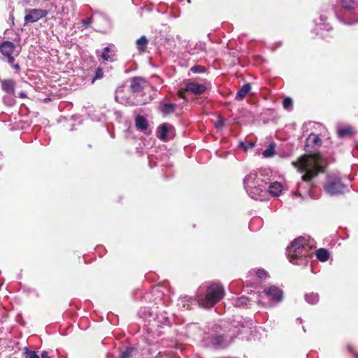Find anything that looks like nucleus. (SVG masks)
Instances as JSON below:
<instances>
[{"label": "nucleus", "mask_w": 358, "mask_h": 358, "mask_svg": "<svg viewBox=\"0 0 358 358\" xmlns=\"http://www.w3.org/2000/svg\"><path fill=\"white\" fill-rule=\"evenodd\" d=\"M103 71H102L101 69H98L96 71V74H95L94 78H93V80H92V83H93L96 79H101V78L103 77Z\"/></svg>", "instance_id": "nucleus-40"}, {"label": "nucleus", "mask_w": 358, "mask_h": 358, "mask_svg": "<svg viewBox=\"0 0 358 358\" xmlns=\"http://www.w3.org/2000/svg\"><path fill=\"white\" fill-rule=\"evenodd\" d=\"M24 354L26 355V358H39V356L35 351L29 350L27 348H24Z\"/></svg>", "instance_id": "nucleus-36"}, {"label": "nucleus", "mask_w": 358, "mask_h": 358, "mask_svg": "<svg viewBox=\"0 0 358 358\" xmlns=\"http://www.w3.org/2000/svg\"><path fill=\"white\" fill-rule=\"evenodd\" d=\"M178 96L181 99H185V92L183 90H179L178 92Z\"/></svg>", "instance_id": "nucleus-42"}, {"label": "nucleus", "mask_w": 358, "mask_h": 358, "mask_svg": "<svg viewBox=\"0 0 358 358\" xmlns=\"http://www.w3.org/2000/svg\"><path fill=\"white\" fill-rule=\"evenodd\" d=\"M275 145L274 143H271L268 148L264 150L263 155L264 157L269 158L272 157L275 154Z\"/></svg>", "instance_id": "nucleus-29"}, {"label": "nucleus", "mask_w": 358, "mask_h": 358, "mask_svg": "<svg viewBox=\"0 0 358 358\" xmlns=\"http://www.w3.org/2000/svg\"><path fill=\"white\" fill-rule=\"evenodd\" d=\"M12 66L14 69H15L17 71H19L20 69V67L19 64H13Z\"/></svg>", "instance_id": "nucleus-46"}, {"label": "nucleus", "mask_w": 358, "mask_h": 358, "mask_svg": "<svg viewBox=\"0 0 358 358\" xmlns=\"http://www.w3.org/2000/svg\"><path fill=\"white\" fill-rule=\"evenodd\" d=\"M178 358H180V357H178Z\"/></svg>", "instance_id": "nucleus-48"}, {"label": "nucleus", "mask_w": 358, "mask_h": 358, "mask_svg": "<svg viewBox=\"0 0 358 358\" xmlns=\"http://www.w3.org/2000/svg\"><path fill=\"white\" fill-rule=\"evenodd\" d=\"M15 96H16L15 94L14 96L12 94H6L3 97V103L8 106H12L15 104Z\"/></svg>", "instance_id": "nucleus-31"}, {"label": "nucleus", "mask_w": 358, "mask_h": 358, "mask_svg": "<svg viewBox=\"0 0 358 358\" xmlns=\"http://www.w3.org/2000/svg\"><path fill=\"white\" fill-rule=\"evenodd\" d=\"M338 20L346 25L358 23V0H336L331 8Z\"/></svg>", "instance_id": "nucleus-5"}, {"label": "nucleus", "mask_w": 358, "mask_h": 358, "mask_svg": "<svg viewBox=\"0 0 358 358\" xmlns=\"http://www.w3.org/2000/svg\"><path fill=\"white\" fill-rule=\"evenodd\" d=\"M206 87L196 82H188L185 86V90L195 95H201L206 90Z\"/></svg>", "instance_id": "nucleus-13"}, {"label": "nucleus", "mask_w": 358, "mask_h": 358, "mask_svg": "<svg viewBox=\"0 0 358 358\" xmlns=\"http://www.w3.org/2000/svg\"><path fill=\"white\" fill-rule=\"evenodd\" d=\"M284 109L287 110H291L292 109L293 101L289 97H287L283 100L282 102Z\"/></svg>", "instance_id": "nucleus-33"}, {"label": "nucleus", "mask_w": 358, "mask_h": 358, "mask_svg": "<svg viewBox=\"0 0 358 358\" xmlns=\"http://www.w3.org/2000/svg\"><path fill=\"white\" fill-rule=\"evenodd\" d=\"M136 126L140 131H145L148 128L147 120L142 115H138L136 117Z\"/></svg>", "instance_id": "nucleus-22"}, {"label": "nucleus", "mask_w": 358, "mask_h": 358, "mask_svg": "<svg viewBox=\"0 0 358 358\" xmlns=\"http://www.w3.org/2000/svg\"><path fill=\"white\" fill-rule=\"evenodd\" d=\"M251 90V85L250 83H246L243 85L241 88L238 91L236 99L238 100H242L245 97L248 93Z\"/></svg>", "instance_id": "nucleus-21"}, {"label": "nucleus", "mask_w": 358, "mask_h": 358, "mask_svg": "<svg viewBox=\"0 0 358 358\" xmlns=\"http://www.w3.org/2000/svg\"><path fill=\"white\" fill-rule=\"evenodd\" d=\"M0 83L1 90L8 94L14 96L15 82L13 79H1Z\"/></svg>", "instance_id": "nucleus-15"}, {"label": "nucleus", "mask_w": 358, "mask_h": 358, "mask_svg": "<svg viewBox=\"0 0 358 358\" xmlns=\"http://www.w3.org/2000/svg\"><path fill=\"white\" fill-rule=\"evenodd\" d=\"M324 159L320 155H304L292 164L298 171L303 173L301 182L297 184V191L294 194L297 196L306 194L310 188V181L316 177L319 173L324 169Z\"/></svg>", "instance_id": "nucleus-1"}, {"label": "nucleus", "mask_w": 358, "mask_h": 358, "mask_svg": "<svg viewBox=\"0 0 358 358\" xmlns=\"http://www.w3.org/2000/svg\"><path fill=\"white\" fill-rule=\"evenodd\" d=\"M224 290L222 285L210 282L201 285L196 292V299L199 306L210 308L224 296Z\"/></svg>", "instance_id": "nucleus-4"}, {"label": "nucleus", "mask_w": 358, "mask_h": 358, "mask_svg": "<svg viewBox=\"0 0 358 358\" xmlns=\"http://www.w3.org/2000/svg\"><path fill=\"white\" fill-rule=\"evenodd\" d=\"M262 294L268 298V300L275 303H279L282 301L283 292L275 285L266 286L264 288Z\"/></svg>", "instance_id": "nucleus-9"}, {"label": "nucleus", "mask_w": 358, "mask_h": 358, "mask_svg": "<svg viewBox=\"0 0 358 358\" xmlns=\"http://www.w3.org/2000/svg\"><path fill=\"white\" fill-rule=\"evenodd\" d=\"M115 53V48L113 44H110L105 47L102 53L100 55L101 58L104 61H113Z\"/></svg>", "instance_id": "nucleus-16"}, {"label": "nucleus", "mask_w": 358, "mask_h": 358, "mask_svg": "<svg viewBox=\"0 0 358 358\" xmlns=\"http://www.w3.org/2000/svg\"><path fill=\"white\" fill-rule=\"evenodd\" d=\"M240 147L244 148L245 150H247L249 148H253L255 146V144L252 143H250L248 145H245L244 142H240L239 143Z\"/></svg>", "instance_id": "nucleus-41"}, {"label": "nucleus", "mask_w": 358, "mask_h": 358, "mask_svg": "<svg viewBox=\"0 0 358 358\" xmlns=\"http://www.w3.org/2000/svg\"><path fill=\"white\" fill-rule=\"evenodd\" d=\"M94 22L98 25L100 32L106 33L111 29L112 23L109 17L104 13L96 12Z\"/></svg>", "instance_id": "nucleus-10"}, {"label": "nucleus", "mask_w": 358, "mask_h": 358, "mask_svg": "<svg viewBox=\"0 0 358 358\" xmlns=\"http://www.w3.org/2000/svg\"><path fill=\"white\" fill-rule=\"evenodd\" d=\"M41 358H51L50 357L48 356V352H45V351H43L42 353H41Z\"/></svg>", "instance_id": "nucleus-43"}, {"label": "nucleus", "mask_w": 358, "mask_h": 358, "mask_svg": "<svg viewBox=\"0 0 358 358\" xmlns=\"http://www.w3.org/2000/svg\"><path fill=\"white\" fill-rule=\"evenodd\" d=\"M24 16V22L26 24L34 23L48 15V11L43 9H27Z\"/></svg>", "instance_id": "nucleus-11"}, {"label": "nucleus", "mask_w": 358, "mask_h": 358, "mask_svg": "<svg viewBox=\"0 0 358 358\" xmlns=\"http://www.w3.org/2000/svg\"><path fill=\"white\" fill-rule=\"evenodd\" d=\"M15 49V44L11 41H3L0 45L1 53L8 59V62L12 65L15 61L14 57L12 55L14 53Z\"/></svg>", "instance_id": "nucleus-12"}, {"label": "nucleus", "mask_w": 358, "mask_h": 358, "mask_svg": "<svg viewBox=\"0 0 358 358\" xmlns=\"http://www.w3.org/2000/svg\"><path fill=\"white\" fill-rule=\"evenodd\" d=\"M221 125H222V122H218V123H217V124H216V127H220Z\"/></svg>", "instance_id": "nucleus-47"}, {"label": "nucleus", "mask_w": 358, "mask_h": 358, "mask_svg": "<svg viewBox=\"0 0 358 358\" xmlns=\"http://www.w3.org/2000/svg\"><path fill=\"white\" fill-rule=\"evenodd\" d=\"M168 127L166 124H164L160 125L158 128V137L162 141L167 140Z\"/></svg>", "instance_id": "nucleus-26"}, {"label": "nucleus", "mask_w": 358, "mask_h": 358, "mask_svg": "<svg viewBox=\"0 0 358 358\" xmlns=\"http://www.w3.org/2000/svg\"><path fill=\"white\" fill-rule=\"evenodd\" d=\"M94 16L93 17H89L81 21V23L87 28L94 21Z\"/></svg>", "instance_id": "nucleus-39"}, {"label": "nucleus", "mask_w": 358, "mask_h": 358, "mask_svg": "<svg viewBox=\"0 0 358 358\" xmlns=\"http://www.w3.org/2000/svg\"><path fill=\"white\" fill-rule=\"evenodd\" d=\"M337 134L339 138H346L351 137L354 131L352 128L350 126H342L338 127Z\"/></svg>", "instance_id": "nucleus-18"}, {"label": "nucleus", "mask_w": 358, "mask_h": 358, "mask_svg": "<svg viewBox=\"0 0 358 358\" xmlns=\"http://www.w3.org/2000/svg\"><path fill=\"white\" fill-rule=\"evenodd\" d=\"M115 99H116V101H119L120 103L125 104L127 106H138V105H143V104L145 103V102L143 101L142 100H138V99H136L135 98H131V97H130L126 100H124L123 97H121V100L119 101V99H120L119 96H116Z\"/></svg>", "instance_id": "nucleus-19"}, {"label": "nucleus", "mask_w": 358, "mask_h": 358, "mask_svg": "<svg viewBox=\"0 0 358 358\" xmlns=\"http://www.w3.org/2000/svg\"><path fill=\"white\" fill-rule=\"evenodd\" d=\"M305 301L311 305H315L318 303L320 296L317 293L310 292L306 294L304 296Z\"/></svg>", "instance_id": "nucleus-23"}, {"label": "nucleus", "mask_w": 358, "mask_h": 358, "mask_svg": "<svg viewBox=\"0 0 358 358\" xmlns=\"http://www.w3.org/2000/svg\"><path fill=\"white\" fill-rule=\"evenodd\" d=\"M308 140L313 141L315 144H317L318 142L320 141L319 136L314 134H310L308 138Z\"/></svg>", "instance_id": "nucleus-38"}, {"label": "nucleus", "mask_w": 358, "mask_h": 358, "mask_svg": "<svg viewBox=\"0 0 358 358\" xmlns=\"http://www.w3.org/2000/svg\"><path fill=\"white\" fill-rule=\"evenodd\" d=\"M155 320L158 323L162 324H166L169 322V317L166 315V313H162L160 315H157L156 316Z\"/></svg>", "instance_id": "nucleus-32"}, {"label": "nucleus", "mask_w": 358, "mask_h": 358, "mask_svg": "<svg viewBox=\"0 0 358 358\" xmlns=\"http://www.w3.org/2000/svg\"><path fill=\"white\" fill-rule=\"evenodd\" d=\"M316 257L320 262H325L329 258V252L324 248H320L317 250Z\"/></svg>", "instance_id": "nucleus-24"}, {"label": "nucleus", "mask_w": 358, "mask_h": 358, "mask_svg": "<svg viewBox=\"0 0 358 358\" xmlns=\"http://www.w3.org/2000/svg\"><path fill=\"white\" fill-rule=\"evenodd\" d=\"M257 276L260 279H264L267 277V273L264 269H258L257 271Z\"/></svg>", "instance_id": "nucleus-37"}, {"label": "nucleus", "mask_w": 358, "mask_h": 358, "mask_svg": "<svg viewBox=\"0 0 358 358\" xmlns=\"http://www.w3.org/2000/svg\"><path fill=\"white\" fill-rule=\"evenodd\" d=\"M243 184L248 194L252 199L263 201L268 198V194L278 196L282 192V185L278 182H268L264 178L262 171H252L247 175Z\"/></svg>", "instance_id": "nucleus-2"}, {"label": "nucleus", "mask_w": 358, "mask_h": 358, "mask_svg": "<svg viewBox=\"0 0 358 358\" xmlns=\"http://www.w3.org/2000/svg\"><path fill=\"white\" fill-rule=\"evenodd\" d=\"M176 107L177 105L175 103H167L162 106L161 110L164 115H169L173 113L175 111Z\"/></svg>", "instance_id": "nucleus-25"}, {"label": "nucleus", "mask_w": 358, "mask_h": 358, "mask_svg": "<svg viewBox=\"0 0 358 358\" xmlns=\"http://www.w3.org/2000/svg\"><path fill=\"white\" fill-rule=\"evenodd\" d=\"M135 348L133 347H127L120 353V358H131L135 352Z\"/></svg>", "instance_id": "nucleus-27"}, {"label": "nucleus", "mask_w": 358, "mask_h": 358, "mask_svg": "<svg viewBox=\"0 0 358 358\" xmlns=\"http://www.w3.org/2000/svg\"><path fill=\"white\" fill-rule=\"evenodd\" d=\"M313 245L304 237L294 239L287 249V257L291 263L299 266H306L311 257Z\"/></svg>", "instance_id": "nucleus-3"}, {"label": "nucleus", "mask_w": 358, "mask_h": 358, "mask_svg": "<svg viewBox=\"0 0 358 358\" xmlns=\"http://www.w3.org/2000/svg\"><path fill=\"white\" fill-rule=\"evenodd\" d=\"M196 300L188 296H181L178 299L177 305L181 310H189Z\"/></svg>", "instance_id": "nucleus-17"}, {"label": "nucleus", "mask_w": 358, "mask_h": 358, "mask_svg": "<svg viewBox=\"0 0 358 358\" xmlns=\"http://www.w3.org/2000/svg\"><path fill=\"white\" fill-rule=\"evenodd\" d=\"M328 13L329 12L327 9H322L319 18L315 20L316 34L320 35L322 37L324 36V31H329L332 30V27L328 22Z\"/></svg>", "instance_id": "nucleus-7"}, {"label": "nucleus", "mask_w": 358, "mask_h": 358, "mask_svg": "<svg viewBox=\"0 0 358 358\" xmlns=\"http://www.w3.org/2000/svg\"><path fill=\"white\" fill-rule=\"evenodd\" d=\"M249 299L246 296H241L234 299L233 304L236 307H243L244 306H248Z\"/></svg>", "instance_id": "nucleus-28"}, {"label": "nucleus", "mask_w": 358, "mask_h": 358, "mask_svg": "<svg viewBox=\"0 0 358 358\" xmlns=\"http://www.w3.org/2000/svg\"><path fill=\"white\" fill-rule=\"evenodd\" d=\"M227 341V337L222 335H218L215 337V343L218 345H224Z\"/></svg>", "instance_id": "nucleus-35"}, {"label": "nucleus", "mask_w": 358, "mask_h": 358, "mask_svg": "<svg viewBox=\"0 0 358 358\" xmlns=\"http://www.w3.org/2000/svg\"><path fill=\"white\" fill-rule=\"evenodd\" d=\"M189 71L194 73H202L206 71V68L201 65H194L190 68Z\"/></svg>", "instance_id": "nucleus-34"}, {"label": "nucleus", "mask_w": 358, "mask_h": 358, "mask_svg": "<svg viewBox=\"0 0 358 358\" xmlns=\"http://www.w3.org/2000/svg\"><path fill=\"white\" fill-rule=\"evenodd\" d=\"M324 189L326 193L331 196L342 194L349 190L343 178L340 175L336 173L327 176L324 185Z\"/></svg>", "instance_id": "nucleus-6"}, {"label": "nucleus", "mask_w": 358, "mask_h": 358, "mask_svg": "<svg viewBox=\"0 0 358 358\" xmlns=\"http://www.w3.org/2000/svg\"><path fill=\"white\" fill-rule=\"evenodd\" d=\"M146 82L145 80L140 77H134L131 81V91L133 94H137L141 92L145 87Z\"/></svg>", "instance_id": "nucleus-14"}, {"label": "nucleus", "mask_w": 358, "mask_h": 358, "mask_svg": "<svg viewBox=\"0 0 358 358\" xmlns=\"http://www.w3.org/2000/svg\"><path fill=\"white\" fill-rule=\"evenodd\" d=\"M138 315L141 318L144 320H147L152 317L150 309L147 307L141 308L138 311Z\"/></svg>", "instance_id": "nucleus-30"}, {"label": "nucleus", "mask_w": 358, "mask_h": 358, "mask_svg": "<svg viewBox=\"0 0 358 358\" xmlns=\"http://www.w3.org/2000/svg\"><path fill=\"white\" fill-rule=\"evenodd\" d=\"M348 349L354 354L355 358H358V353L354 352L352 348L350 346H348Z\"/></svg>", "instance_id": "nucleus-44"}, {"label": "nucleus", "mask_w": 358, "mask_h": 358, "mask_svg": "<svg viewBox=\"0 0 358 358\" xmlns=\"http://www.w3.org/2000/svg\"><path fill=\"white\" fill-rule=\"evenodd\" d=\"M148 43V40L145 36H142L141 38L136 40V45L139 53H143L145 51Z\"/></svg>", "instance_id": "nucleus-20"}, {"label": "nucleus", "mask_w": 358, "mask_h": 358, "mask_svg": "<svg viewBox=\"0 0 358 358\" xmlns=\"http://www.w3.org/2000/svg\"><path fill=\"white\" fill-rule=\"evenodd\" d=\"M18 96L20 98H25V97H27V94L24 92H20Z\"/></svg>", "instance_id": "nucleus-45"}, {"label": "nucleus", "mask_w": 358, "mask_h": 358, "mask_svg": "<svg viewBox=\"0 0 358 358\" xmlns=\"http://www.w3.org/2000/svg\"><path fill=\"white\" fill-rule=\"evenodd\" d=\"M186 52L189 55L194 56L196 60L201 59L206 55V44L203 42H198L194 44L189 43L186 47Z\"/></svg>", "instance_id": "nucleus-8"}]
</instances>
